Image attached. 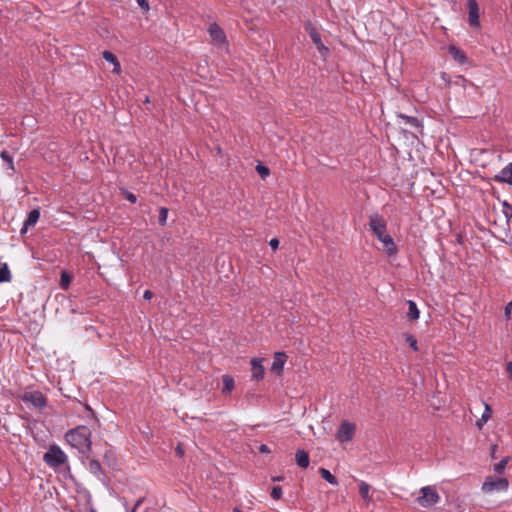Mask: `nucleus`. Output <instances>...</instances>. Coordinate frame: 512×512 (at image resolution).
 Returning a JSON list of instances; mask_svg holds the SVG:
<instances>
[{"instance_id": "f257e3e1", "label": "nucleus", "mask_w": 512, "mask_h": 512, "mask_svg": "<svg viewBox=\"0 0 512 512\" xmlns=\"http://www.w3.org/2000/svg\"><path fill=\"white\" fill-rule=\"evenodd\" d=\"M369 227L377 239L383 243L385 252L389 255L397 253V247L393 238L387 233V222L379 213H373L369 216Z\"/></svg>"}, {"instance_id": "f03ea898", "label": "nucleus", "mask_w": 512, "mask_h": 512, "mask_svg": "<svg viewBox=\"0 0 512 512\" xmlns=\"http://www.w3.org/2000/svg\"><path fill=\"white\" fill-rule=\"evenodd\" d=\"M66 441L82 455L91 450V431L86 426H78L65 435Z\"/></svg>"}, {"instance_id": "7ed1b4c3", "label": "nucleus", "mask_w": 512, "mask_h": 512, "mask_svg": "<svg viewBox=\"0 0 512 512\" xmlns=\"http://www.w3.org/2000/svg\"><path fill=\"white\" fill-rule=\"evenodd\" d=\"M43 461L51 468H58L68 461V457L58 445L54 444L44 454Z\"/></svg>"}, {"instance_id": "20e7f679", "label": "nucleus", "mask_w": 512, "mask_h": 512, "mask_svg": "<svg viewBox=\"0 0 512 512\" xmlns=\"http://www.w3.org/2000/svg\"><path fill=\"white\" fill-rule=\"evenodd\" d=\"M509 488V481L505 477L495 478L487 476L482 483L481 491L484 494H493L495 492H506Z\"/></svg>"}, {"instance_id": "39448f33", "label": "nucleus", "mask_w": 512, "mask_h": 512, "mask_svg": "<svg viewBox=\"0 0 512 512\" xmlns=\"http://www.w3.org/2000/svg\"><path fill=\"white\" fill-rule=\"evenodd\" d=\"M421 496L416 498V502L423 508H430L440 501V495L432 486H425L420 489Z\"/></svg>"}, {"instance_id": "423d86ee", "label": "nucleus", "mask_w": 512, "mask_h": 512, "mask_svg": "<svg viewBox=\"0 0 512 512\" xmlns=\"http://www.w3.org/2000/svg\"><path fill=\"white\" fill-rule=\"evenodd\" d=\"M19 397L24 403L34 408L42 409L47 405L46 398L40 391H25Z\"/></svg>"}, {"instance_id": "0eeeda50", "label": "nucleus", "mask_w": 512, "mask_h": 512, "mask_svg": "<svg viewBox=\"0 0 512 512\" xmlns=\"http://www.w3.org/2000/svg\"><path fill=\"white\" fill-rule=\"evenodd\" d=\"M208 34L213 45H215L218 48L227 47L226 35L223 29L217 23L210 24L208 28Z\"/></svg>"}, {"instance_id": "6e6552de", "label": "nucleus", "mask_w": 512, "mask_h": 512, "mask_svg": "<svg viewBox=\"0 0 512 512\" xmlns=\"http://www.w3.org/2000/svg\"><path fill=\"white\" fill-rule=\"evenodd\" d=\"M82 463L98 480H105V474L102 470V466L97 459L91 458L87 454H83Z\"/></svg>"}, {"instance_id": "1a4fd4ad", "label": "nucleus", "mask_w": 512, "mask_h": 512, "mask_svg": "<svg viewBox=\"0 0 512 512\" xmlns=\"http://www.w3.org/2000/svg\"><path fill=\"white\" fill-rule=\"evenodd\" d=\"M354 433L355 425L348 421H343L337 431L336 438L341 443H346L352 440Z\"/></svg>"}, {"instance_id": "9d476101", "label": "nucleus", "mask_w": 512, "mask_h": 512, "mask_svg": "<svg viewBox=\"0 0 512 512\" xmlns=\"http://www.w3.org/2000/svg\"><path fill=\"white\" fill-rule=\"evenodd\" d=\"M468 22L472 27H478L479 22V6L476 0H468Z\"/></svg>"}, {"instance_id": "9b49d317", "label": "nucleus", "mask_w": 512, "mask_h": 512, "mask_svg": "<svg viewBox=\"0 0 512 512\" xmlns=\"http://www.w3.org/2000/svg\"><path fill=\"white\" fill-rule=\"evenodd\" d=\"M305 28H306V31L308 32L311 40L317 46L318 50L327 52L328 49L322 43L321 36H320L319 32L317 31V29L311 23H308Z\"/></svg>"}, {"instance_id": "f8f14e48", "label": "nucleus", "mask_w": 512, "mask_h": 512, "mask_svg": "<svg viewBox=\"0 0 512 512\" xmlns=\"http://www.w3.org/2000/svg\"><path fill=\"white\" fill-rule=\"evenodd\" d=\"M251 372L253 380H262L264 378V367L262 365V359L253 358L251 360Z\"/></svg>"}, {"instance_id": "ddd939ff", "label": "nucleus", "mask_w": 512, "mask_h": 512, "mask_svg": "<svg viewBox=\"0 0 512 512\" xmlns=\"http://www.w3.org/2000/svg\"><path fill=\"white\" fill-rule=\"evenodd\" d=\"M494 180L512 185V162L495 175Z\"/></svg>"}, {"instance_id": "4468645a", "label": "nucleus", "mask_w": 512, "mask_h": 512, "mask_svg": "<svg viewBox=\"0 0 512 512\" xmlns=\"http://www.w3.org/2000/svg\"><path fill=\"white\" fill-rule=\"evenodd\" d=\"M286 358L287 356L284 352H276L271 365V370L278 374L281 373L286 362Z\"/></svg>"}, {"instance_id": "2eb2a0df", "label": "nucleus", "mask_w": 512, "mask_h": 512, "mask_svg": "<svg viewBox=\"0 0 512 512\" xmlns=\"http://www.w3.org/2000/svg\"><path fill=\"white\" fill-rule=\"evenodd\" d=\"M40 217L39 209H33L28 213L27 219L24 221L21 233H25L30 226H34Z\"/></svg>"}, {"instance_id": "dca6fc26", "label": "nucleus", "mask_w": 512, "mask_h": 512, "mask_svg": "<svg viewBox=\"0 0 512 512\" xmlns=\"http://www.w3.org/2000/svg\"><path fill=\"white\" fill-rule=\"evenodd\" d=\"M448 51H449V54L451 55V57L456 61L458 62L459 64H465L467 63L468 61V58L467 56L464 54V52L462 50H460L458 47H456L455 45H450L448 47Z\"/></svg>"}, {"instance_id": "f3484780", "label": "nucleus", "mask_w": 512, "mask_h": 512, "mask_svg": "<svg viewBox=\"0 0 512 512\" xmlns=\"http://www.w3.org/2000/svg\"><path fill=\"white\" fill-rule=\"evenodd\" d=\"M295 461H296L297 465L299 467L303 468V469L308 468L309 464H310L309 455L303 449H299V450L296 451V453H295Z\"/></svg>"}, {"instance_id": "a211bd4d", "label": "nucleus", "mask_w": 512, "mask_h": 512, "mask_svg": "<svg viewBox=\"0 0 512 512\" xmlns=\"http://www.w3.org/2000/svg\"><path fill=\"white\" fill-rule=\"evenodd\" d=\"M370 490H371V486L367 482H365V481L359 482V493L367 505L372 502V496L370 494Z\"/></svg>"}, {"instance_id": "6ab92c4d", "label": "nucleus", "mask_w": 512, "mask_h": 512, "mask_svg": "<svg viewBox=\"0 0 512 512\" xmlns=\"http://www.w3.org/2000/svg\"><path fill=\"white\" fill-rule=\"evenodd\" d=\"M103 58L113 64V72L116 74H119L121 72V65L117 59V57L110 51H104L103 52Z\"/></svg>"}, {"instance_id": "aec40b11", "label": "nucleus", "mask_w": 512, "mask_h": 512, "mask_svg": "<svg viewBox=\"0 0 512 512\" xmlns=\"http://www.w3.org/2000/svg\"><path fill=\"white\" fill-rule=\"evenodd\" d=\"M407 304H408L407 317L412 321L417 320L419 318L420 312H419V309H418L416 303L412 300H408Z\"/></svg>"}, {"instance_id": "412c9836", "label": "nucleus", "mask_w": 512, "mask_h": 512, "mask_svg": "<svg viewBox=\"0 0 512 512\" xmlns=\"http://www.w3.org/2000/svg\"><path fill=\"white\" fill-rule=\"evenodd\" d=\"M492 415V409L489 404H485L484 411L482 413L481 418L476 422V425L479 429L482 428V426L488 422V420L491 418Z\"/></svg>"}, {"instance_id": "4be33fe9", "label": "nucleus", "mask_w": 512, "mask_h": 512, "mask_svg": "<svg viewBox=\"0 0 512 512\" xmlns=\"http://www.w3.org/2000/svg\"><path fill=\"white\" fill-rule=\"evenodd\" d=\"M319 473L321 474V477L327 481L329 484L337 486L339 484L338 479L331 474V472L326 468H320Z\"/></svg>"}, {"instance_id": "5701e85b", "label": "nucleus", "mask_w": 512, "mask_h": 512, "mask_svg": "<svg viewBox=\"0 0 512 512\" xmlns=\"http://www.w3.org/2000/svg\"><path fill=\"white\" fill-rule=\"evenodd\" d=\"M397 117H398V118H400V119L405 120V122H406L409 126H411V127H413V128L418 129V128L422 127L420 120H419L418 118H416V117L407 116V115H405V114H401V113H400V114H398V115H397Z\"/></svg>"}, {"instance_id": "b1692460", "label": "nucleus", "mask_w": 512, "mask_h": 512, "mask_svg": "<svg viewBox=\"0 0 512 512\" xmlns=\"http://www.w3.org/2000/svg\"><path fill=\"white\" fill-rule=\"evenodd\" d=\"M222 381H223L222 393H224V394L230 393L234 389V379L229 375H225V376H223Z\"/></svg>"}, {"instance_id": "393cba45", "label": "nucleus", "mask_w": 512, "mask_h": 512, "mask_svg": "<svg viewBox=\"0 0 512 512\" xmlns=\"http://www.w3.org/2000/svg\"><path fill=\"white\" fill-rule=\"evenodd\" d=\"M11 280V273L6 263H3L0 267V283L9 282Z\"/></svg>"}, {"instance_id": "a878e982", "label": "nucleus", "mask_w": 512, "mask_h": 512, "mask_svg": "<svg viewBox=\"0 0 512 512\" xmlns=\"http://www.w3.org/2000/svg\"><path fill=\"white\" fill-rule=\"evenodd\" d=\"M510 459L511 458L509 456H506L499 463L495 464L494 465V472L496 474H498V475H501L504 472V470H505L507 464L509 463Z\"/></svg>"}, {"instance_id": "bb28decb", "label": "nucleus", "mask_w": 512, "mask_h": 512, "mask_svg": "<svg viewBox=\"0 0 512 512\" xmlns=\"http://www.w3.org/2000/svg\"><path fill=\"white\" fill-rule=\"evenodd\" d=\"M70 282L71 276L67 272L63 271L61 273L60 287L64 290L68 289Z\"/></svg>"}, {"instance_id": "cd10ccee", "label": "nucleus", "mask_w": 512, "mask_h": 512, "mask_svg": "<svg viewBox=\"0 0 512 512\" xmlns=\"http://www.w3.org/2000/svg\"><path fill=\"white\" fill-rule=\"evenodd\" d=\"M0 157L8 164V169L14 170L13 157L7 151H2Z\"/></svg>"}, {"instance_id": "c85d7f7f", "label": "nucleus", "mask_w": 512, "mask_h": 512, "mask_svg": "<svg viewBox=\"0 0 512 512\" xmlns=\"http://www.w3.org/2000/svg\"><path fill=\"white\" fill-rule=\"evenodd\" d=\"M167 217H168V209L166 207H161L159 210V219H158L159 224L161 226H164L166 224Z\"/></svg>"}, {"instance_id": "c756f323", "label": "nucleus", "mask_w": 512, "mask_h": 512, "mask_svg": "<svg viewBox=\"0 0 512 512\" xmlns=\"http://www.w3.org/2000/svg\"><path fill=\"white\" fill-rule=\"evenodd\" d=\"M282 488L280 486H273L271 490V497L274 500H279L282 497Z\"/></svg>"}, {"instance_id": "7c9ffc66", "label": "nucleus", "mask_w": 512, "mask_h": 512, "mask_svg": "<svg viewBox=\"0 0 512 512\" xmlns=\"http://www.w3.org/2000/svg\"><path fill=\"white\" fill-rule=\"evenodd\" d=\"M256 170L259 173V175L262 177H265V176L269 175V173H270L269 168L264 165H261V164L257 165Z\"/></svg>"}, {"instance_id": "2f4dec72", "label": "nucleus", "mask_w": 512, "mask_h": 512, "mask_svg": "<svg viewBox=\"0 0 512 512\" xmlns=\"http://www.w3.org/2000/svg\"><path fill=\"white\" fill-rule=\"evenodd\" d=\"M406 341L409 343L410 347H411L414 351H417V350H418L417 340H416L412 335H408V336L406 337Z\"/></svg>"}, {"instance_id": "473e14b6", "label": "nucleus", "mask_w": 512, "mask_h": 512, "mask_svg": "<svg viewBox=\"0 0 512 512\" xmlns=\"http://www.w3.org/2000/svg\"><path fill=\"white\" fill-rule=\"evenodd\" d=\"M136 2L144 11L149 10L150 7H149L148 0H136Z\"/></svg>"}, {"instance_id": "72a5a7b5", "label": "nucleus", "mask_w": 512, "mask_h": 512, "mask_svg": "<svg viewBox=\"0 0 512 512\" xmlns=\"http://www.w3.org/2000/svg\"><path fill=\"white\" fill-rule=\"evenodd\" d=\"M511 312H512V300L510 302H508L505 307V316L507 319L510 318Z\"/></svg>"}, {"instance_id": "f704fd0d", "label": "nucleus", "mask_w": 512, "mask_h": 512, "mask_svg": "<svg viewBox=\"0 0 512 512\" xmlns=\"http://www.w3.org/2000/svg\"><path fill=\"white\" fill-rule=\"evenodd\" d=\"M125 198H126L130 203H136V201H137L136 196H135L133 193H130V192L126 193Z\"/></svg>"}, {"instance_id": "c9c22d12", "label": "nucleus", "mask_w": 512, "mask_h": 512, "mask_svg": "<svg viewBox=\"0 0 512 512\" xmlns=\"http://www.w3.org/2000/svg\"><path fill=\"white\" fill-rule=\"evenodd\" d=\"M269 245L272 249H276L279 246V240L277 238H272L269 242Z\"/></svg>"}, {"instance_id": "e433bc0d", "label": "nucleus", "mask_w": 512, "mask_h": 512, "mask_svg": "<svg viewBox=\"0 0 512 512\" xmlns=\"http://www.w3.org/2000/svg\"><path fill=\"white\" fill-rule=\"evenodd\" d=\"M143 297L146 299V300H150L152 299L153 297V292L150 291V290H145L144 293H143Z\"/></svg>"}, {"instance_id": "4c0bfd02", "label": "nucleus", "mask_w": 512, "mask_h": 512, "mask_svg": "<svg viewBox=\"0 0 512 512\" xmlns=\"http://www.w3.org/2000/svg\"><path fill=\"white\" fill-rule=\"evenodd\" d=\"M506 370L509 374V378L512 380V361L507 363Z\"/></svg>"}, {"instance_id": "58836bf2", "label": "nucleus", "mask_w": 512, "mask_h": 512, "mask_svg": "<svg viewBox=\"0 0 512 512\" xmlns=\"http://www.w3.org/2000/svg\"><path fill=\"white\" fill-rule=\"evenodd\" d=\"M259 451H260L261 453H269V452H270V449H269V447H268L266 444H262V445H260V447H259Z\"/></svg>"}, {"instance_id": "ea45409f", "label": "nucleus", "mask_w": 512, "mask_h": 512, "mask_svg": "<svg viewBox=\"0 0 512 512\" xmlns=\"http://www.w3.org/2000/svg\"><path fill=\"white\" fill-rule=\"evenodd\" d=\"M176 452H177V454H178L179 456H183V454H184V451H183V449H182L180 446H178V447L176 448Z\"/></svg>"}, {"instance_id": "a19ab883", "label": "nucleus", "mask_w": 512, "mask_h": 512, "mask_svg": "<svg viewBox=\"0 0 512 512\" xmlns=\"http://www.w3.org/2000/svg\"><path fill=\"white\" fill-rule=\"evenodd\" d=\"M283 479H284V477H282V476H276V477L272 478V480L275 481V482L276 481H282Z\"/></svg>"}, {"instance_id": "79ce46f5", "label": "nucleus", "mask_w": 512, "mask_h": 512, "mask_svg": "<svg viewBox=\"0 0 512 512\" xmlns=\"http://www.w3.org/2000/svg\"><path fill=\"white\" fill-rule=\"evenodd\" d=\"M233 512H241V510H239L238 508H234Z\"/></svg>"}, {"instance_id": "37998d69", "label": "nucleus", "mask_w": 512, "mask_h": 512, "mask_svg": "<svg viewBox=\"0 0 512 512\" xmlns=\"http://www.w3.org/2000/svg\"><path fill=\"white\" fill-rule=\"evenodd\" d=\"M92 512H95V511H92Z\"/></svg>"}]
</instances>
